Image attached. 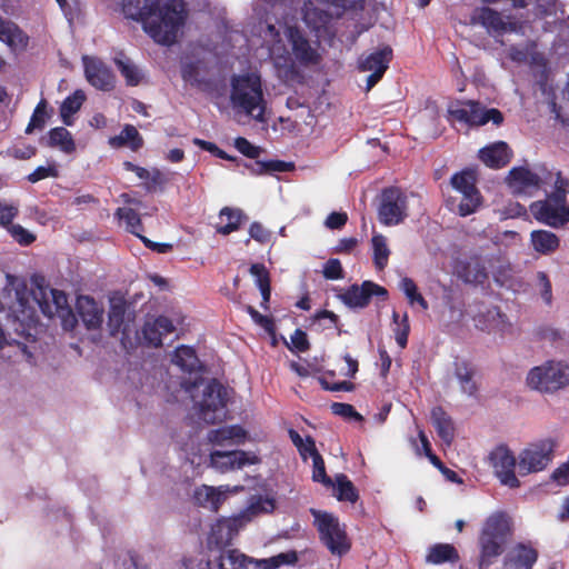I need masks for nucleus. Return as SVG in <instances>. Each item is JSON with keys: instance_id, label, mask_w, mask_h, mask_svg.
Returning a JSON list of instances; mask_svg holds the SVG:
<instances>
[{"instance_id": "f8f14e48", "label": "nucleus", "mask_w": 569, "mask_h": 569, "mask_svg": "<svg viewBox=\"0 0 569 569\" xmlns=\"http://www.w3.org/2000/svg\"><path fill=\"white\" fill-rule=\"evenodd\" d=\"M407 196L398 188L381 192L378 218L386 226H397L407 217Z\"/></svg>"}, {"instance_id": "6ab92c4d", "label": "nucleus", "mask_w": 569, "mask_h": 569, "mask_svg": "<svg viewBox=\"0 0 569 569\" xmlns=\"http://www.w3.org/2000/svg\"><path fill=\"white\" fill-rule=\"evenodd\" d=\"M538 555V550L532 542H518L507 552L505 566L508 569H532Z\"/></svg>"}, {"instance_id": "338daca9", "label": "nucleus", "mask_w": 569, "mask_h": 569, "mask_svg": "<svg viewBox=\"0 0 569 569\" xmlns=\"http://www.w3.org/2000/svg\"><path fill=\"white\" fill-rule=\"evenodd\" d=\"M18 213V207L13 204L0 203V224H9Z\"/></svg>"}, {"instance_id": "f3484780", "label": "nucleus", "mask_w": 569, "mask_h": 569, "mask_svg": "<svg viewBox=\"0 0 569 569\" xmlns=\"http://www.w3.org/2000/svg\"><path fill=\"white\" fill-rule=\"evenodd\" d=\"M371 296L387 297V290L371 281H365L361 286L353 284L340 295L345 305L351 308H363L369 303Z\"/></svg>"}, {"instance_id": "ea45409f", "label": "nucleus", "mask_w": 569, "mask_h": 569, "mask_svg": "<svg viewBox=\"0 0 569 569\" xmlns=\"http://www.w3.org/2000/svg\"><path fill=\"white\" fill-rule=\"evenodd\" d=\"M219 218L220 223L217 231L221 234H229L239 228L241 211L226 207L220 211Z\"/></svg>"}, {"instance_id": "20e7f679", "label": "nucleus", "mask_w": 569, "mask_h": 569, "mask_svg": "<svg viewBox=\"0 0 569 569\" xmlns=\"http://www.w3.org/2000/svg\"><path fill=\"white\" fill-rule=\"evenodd\" d=\"M511 533L512 520L506 512L496 511L485 520L479 537L480 569H487L502 553Z\"/></svg>"}, {"instance_id": "4be33fe9", "label": "nucleus", "mask_w": 569, "mask_h": 569, "mask_svg": "<svg viewBox=\"0 0 569 569\" xmlns=\"http://www.w3.org/2000/svg\"><path fill=\"white\" fill-rule=\"evenodd\" d=\"M177 330L173 321L164 316L148 320L142 329L143 338L148 345L159 347L162 345L163 337Z\"/></svg>"}, {"instance_id": "5701e85b", "label": "nucleus", "mask_w": 569, "mask_h": 569, "mask_svg": "<svg viewBox=\"0 0 569 569\" xmlns=\"http://www.w3.org/2000/svg\"><path fill=\"white\" fill-rule=\"evenodd\" d=\"M453 375L461 392L468 396H473L477 392L476 368L470 361L457 358L453 362Z\"/></svg>"}, {"instance_id": "f704fd0d", "label": "nucleus", "mask_w": 569, "mask_h": 569, "mask_svg": "<svg viewBox=\"0 0 569 569\" xmlns=\"http://www.w3.org/2000/svg\"><path fill=\"white\" fill-rule=\"evenodd\" d=\"M458 558V552L452 545L438 543L429 549L426 560L429 563L440 565L443 562H455Z\"/></svg>"}, {"instance_id": "58836bf2", "label": "nucleus", "mask_w": 569, "mask_h": 569, "mask_svg": "<svg viewBox=\"0 0 569 569\" xmlns=\"http://www.w3.org/2000/svg\"><path fill=\"white\" fill-rule=\"evenodd\" d=\"M451 184L453 189L461 193V196L480 194L476 187V177L471 171H462L460 173H456L451 178Z\"/></svg>"}, {"instance_id": "7c9ffc66", "label": "nucleus", "mask_w": 569, "mask_h": 569, "mask_svg": "<svg viewBox=\"0 0 569 569\" xmlns=\"http://www.w3.org/2000/svg\"><path fill=\"white\" fill-rule=\"evenodd\" d=\"M0 40L8 44L11 49H23L28 39L24 33L12 22L3 21L0 18Z\"/></svg>"}, {"instance_id": "a878e982", "label": "nucleus", "mask_w": 569, "mask_h": 569, "mask_svg": "<svg viewBox=\"0 0 569 569\" xmlns=\"http://www.w3.org/2000/svg\"><path fill=\"white\" fill-rule=\"evenodd\" d=\"M77 310L88 329H96L102 323L103 310L92 298L87 296L79 297Z\"/></svg>"}, {"instance_id": "4d7b16f0", "label": "nucleus", "mask_w": 569, "mask_h": 569, "mask_svg": "<svg viewBox=\"0 0 569 569\" xmlns=\"http://www.w3.org/2000/svg\"><path fill=\"white\" fill-rule=\"evenodd\" d=\"M9 232L12 236V238L22 246H28L32 243L36 239V237L30 231H28L20 224H12L9 228Z\"/></svg>"}, {"instance_id": "49530a36", "label": "nucleus", "mask_w": 569, "mask_h": 569, "mask_svg": "<svg viewBox=\"0 0 569 569\" xmlns=\"http://www.w3.org/2000/svg\"><path fill=\"white\" fill-rule=\"evenodd\" d=\"M274 509V501L268 497H256L251 500L248 509L243 515H241V519L250 520L251 517L260 515V513H269Z\"/></svg>"}, {"instance_id": "e2e57ef3", "label": "nucleus", "mask_w": 569, "mask_h": 569, "mask_svg": "<svg viewBox=\"0 0 569 569\" xmlns=\"http://www.w3.org/2000/svg\"><path fill=\"white\" fill-rule=\"evenodd\" d=\"M323 276L327 279L337 280L343 278L341 263L338 259H330L323 268Z\"/></svg>"}, {"instance_id": "0e129e2a", "label": "nucleus", "mask_w": 569, "mask_h": 569, "mask_svg": "<svg viewBox=\"0 0 569 569\" xmlns=\"http://www.w3.org/2000/svg\"><path fill=\"white\" fill-rule=\"evenodd\" d=\"M57 176L58 171L54 166H40L28 176V180L32 183H36L42 179Z\"/></svg>"}, {"instance_id": "c03bdc74", "label": "nucleus", "mask_w": 569, "mask_h": 569, "mask_svg": "<svg viewBox=\"0 0 569 569\" xmlns=\"http://www.w3.org/2000/svg\"><path fill=\"white\" fill-rule=\"evenodd\" d=\"M372 247H373V261L377 269L382 270L389 259L390 250L387 246V240L381 234H376L372 237Z\"/></svg>"}, {"instance_id": "a211bd4d", "label": "nucleus", "mask_w": 569, "mask_h": 569, "mask_svg": "<svg viewBox=\"0 0 569 569\" xmlns=\"http://www.w3.org/2000/svg\"><path fill=\"white\" fill-rule=\"evenodd\" d=\"M86 78L90 84L100 90H111L114 86L112 71L99 59L83 57Z\"/></svg>"}, {"instance_id": "0eeeda50", "label": "nucleus", "mask_w": 569, "mask_h": 569, "mask_svg": "<svg viewBox=\"0 0 569 569\" xmlns=\"http://www.w3.org/2000/svg\"><path fill=\"white\" fill-rule=\"evenodd\" d=\"M531 390L543 393L556 392L569 385V365L558 360H547L531 368L526 377Z\"/></svg>"}, {"instance_id": "f03ea898", "label": "nucleus", "mask_w": 569, "mask_h": 569, "mask_svg": "<svg viewBox=\"0 0 569 569\" xmlns=\"http://www.w3.org/2000/svg\"><path fill=\"white\" fill-rule=\"evenodd\" d=\"M128 18L141 20L144 31L160 44L176 42L184 23L186 10L182 0H121Z\"/></svg>"}, {"instance_id": "ddd939ff", "label": "nucleus", "mask_w": 569, "mask_h": 569, "mask_svg": "<svg viewBox=\"0 0 569 569\" xmlns=\"http://www.w3.org/2000/svg\"><path fill=\"white\" fill-rule=\"evenodd\" d=\"M260 462L259 457L243 450H214L210 453V465L217 471L224 473L238 470L249 465Z\"/></svg>"}, {"instance_id": "8fccbe9b", "label": "nucleus", "mask_w": 569, "mask_h": 569, "mask_svg": "<svg viewBox=\"0 0 569 569\" xmlns=\"http://www.w3.org/2000/svg\"><path fill=\"white\" fill-rule=\"evenodd\" d=\"M392 320H393V333L395 339L398 343V346L403 349L407 346L408 342V335L410 330V326L408 322V316L407 313L403 315V317L400 319L399 315L393 311L392 313Z\"/></svg>"}, {"instance_id": "de8ad7c7", "label": "nucleus", "mask_w": 569, "mask_h": 569, "mask_svg": "<svg viewBox=\"0 0 569 569\" xmlns=\"http://www.w3.org/2000/svg\"><path fill=\"white\" fill-rule=\"evenodd\" d=\"M399 288L405 293L406 298L408 299L409 303L412 306L415 303L419 305L422 310L428 309V302L426 299L419 293L418 288L412 279L410 278H402Z\"/></svg>"}, {"instance_id": "2f4dec72", "label": "nucleus", "mask_w": 569, "mask_h": 569, "mask_svg": "<svg viewBox=\"0 0 569 569\" xmlns=\"http://www.w3.org/2000/svg\"><path fill=\"white\" fill-rule=\"evenodd\" d=\"M431 421L441 440L450 445L453 440L455 428L450 417L440 407H436L431 411Z\"/></svg>"}, {"instance_id": "774afa93", "label": "nucleus", "mask_w": 569, "mask_h": 569, "mask_svg": "<svg viewBox=\"0 0 569 569\" xmlns=\"http://www.w3.org/2000/svg\"><path fill=\"white\" fill-rule=\"evenodd\" d=\"M250 237L261 243L268 242L270 239V232L267 231L260 223L254 222L251 224L249 230Z\"/></svg>"}, {"instance_id": "f257e3e1", "label": "nucleus", "mask_w": 569, "mask_h": 569, "mask_svg": "<svg viewBox=\"0 0 569 569\" xmlns=\"http://www.w3.org/2000/svg\"><path fill=\"white\" fill-rule=\"evenodd\" d=\"M293 14L282 20L276 19V22L269 18L256 27V33L267 49L278 78L286 82L299 76L297 63L308 67L320 61L317 46L293 24Z\"/></svg>"}, {"instance_id": "e433bc0d", "label": "nucleus", "mask_w": 569, "mask_h": 569, "mask_svg": "<svg viewBox=\"0 0 569 569\" xmlns=\"http://www.w3.org/2000/svg\"><path fill=\"white\" fill-rule=\"evenodd\" d=\"M49 144L64 153H71L76 149L71 133L63 127L54 128L49 132Z\"/></svg>"}, {"instance_id": "7ed1b4c3", "label": "nucleus", "mask_w": 569, "mask_h": 569, "mask_svg": "<svg viewBox=\"0 0 569 569\" xmlns=\"http://www.w3.org/2000/svg\"><path fill=\"white\" fill-rule=\"evenodd\" d=\"M230 102L234 110L264 121L267 101L263 96L261 77L257 72L237 74L231 78Z\"/></svg>"}, {"instance_id": "bb28decb", "label": "nucleus", "mask_w": 569, "mask_h": 569, "mask_svg": "<svg viewBox=\"0 0 569 569\" xmlns=\"http://www.w3.org/2000/svg\"><path fill=\"white\" fill-rule=\"evenodd\" d=\"M476 19L488 30L489 33H503L506 31L515 30L511 22L506 21L499 12L490 8H481L477 12Z\"/></svg>"}, {"instance_id": "09e8293b", "label": "nucleus", "mask_w": 569, "mask_h": 569, "mask_svg": "<svg viewBox=\"0 0 569 569\" xmlns=\"http://www.w3.org/2000/svg\"><path fill=\"white\" fill-rule=\"evenodd\" d=\"M293 168L292 163L280 160L257 161L251 166V171L254 174L286 172Z\"/></svg>"}, {"instance_id": "79ce46f5", "label": "nucleus", "mask_w": 569, "mask_h": 569, "mask_svg": "<svg viewBox=\"0 0 569 569\" xmlns=\"http://www.w3.org/2000/svg\"><path fill=\"white\" fill-rule=\"evenodd\" d=\"M336 497L340 501L356 502L358 499V492L353 483L345 475L336 476Z\"/></svg>"}, {"instance_id": "a18cd8bd", "label": "nucleus", "mask_w": 569, "mask_h": 569, "mask_svg": "<svg viewBox=\"0 0 569 569\" xmlns=\"http://www.w3.org/2000/svg\"><path fill=\"white\" fill-rule=\"evenodd\" d=\"M126 303L122 300L111 301L108 321L111 335L118 333L121 329L126 316Z\"/></svg>"}, {"instance_id": "9b49d317", "label": "nucleus", "mask_w": 569, "mask_h": 569, "mask_svg": "<svg viewBox=\"0 0 569 569\" xmlns=\"http://www.w3.org/2000/svg\"><path fill=\"white\" fill-rule=\"evenodd\" d=\"M448 113L452 120L469 126H483L489 121L500 124L503 120L501 112L497 109H485L479 102L457 101L448 107Z\"/></svg>"}, {"instance_id": "39448f33", "label": "nucleus", "mask_w": 569, "mask_h": 569, "mask_svg": "<svg viewBox=\"0 0 569 569\" xmlns=\"http://www.w3.org/2000/svg\"><path fill=\"white\" fill-rule=\"evenodd\" d=\"M363 0H308L302 8L307 27L318 38L330 33L332 23L345 10L361 8Z\"/></svg>"}, {"instance_id": "1a4fd4ad", "label": "nucleus", "mask_w": 569, "mask_h": 569, "mask_svg": "<svg viewBox=\"0 0 569 569\" xmlns=\"http://www.w3.org/2000/svg\"><path fill=\"white\" fill-rule=\"evenodd\" d=\"M192 398L204 422L214 423L226 417L227 389L217 381L203 385L201 397L192 396Z\"/></svg>"}, {"instance_id": "052dcab7", "label": "nucleus", "mask_w": 569, "mask_h": 569, "mask_svg": "<svg viewBox=\"0 0 569 569\" xmlns=\"http://www.w3.org/2000/svg\"><path fill=\"white\" fill-rule=\"evenodd\" d=\"M537 278L540 296L545 303L550 305L552 301L551 283L545 272H538Z\"/></svg>"}, {"instance_id": "dca6fc26", "label": "nucleus", "mask_w": 569, "mask_h": 569, "mask_svg": "<svg viewBox=\"0 0 569 569\" xmlns=\"http://www.w3.org/2000/svg\"><path fill=\"white\" fill-rule=\"evenodd\" d=\"M506 182L515 194H532L540 188L542 179L527 167H516L509 171Z\"/></svg>"}, {"instance_id": "13d9d810", "label": "nucleus", "mask_w": 569, "mask_h": 569, "mask_svg": "<svg viewBox=\"0 0 569 569\" xmlns=\"http://www.w3.org/2000/svg\"><path fill=\"white\" fill-rule=\"evenodd\" d=\"M234 147L239 152L252 159L258 158L260 154V149L242 137H239L234 140Z\"/></svg>"}, {"instance_id": "c85d7f7f", "label": "nucleus", "mask_w": 569, "mask_h": 569, "mask_svg": "<svg viewBox=\"0 0 569 569\" xmlns=\"http://www.w3.org/2000/svg\"><path fill=\"white\" fill-rule=\"evenodd\" d=\"M237 519H223L212 526L209 543L223 547L230 543L234 535Z\"/></svg>"}, {"instance_id": "37998d69", "label": "nucleus", "mask_w": 569, "mask_h": 569, "mask_svg": "<svg viewBox=\"0 0 569 569\" xmlns=\"http://www.w3.org/2000/svg\"><path fill=\"white\" fill-rule=\"evenodd\" d=\"M116 216L126 222V228L131 233L142 237L139 231L142 229L141 220L139 213L129 207L119 208L116 212Z\"/></svg>"}, {"instance_id": "c756f323", "label": "nucleus", "mask_w": 569, "mask_h": 569, "mask_svg": "<svg viewBox=\"0 0 569 569\" xmlns=\"http://www.w3.org/2000/svg\"><path fill=\"white\" fill-rule=\"evenodd\" d=\"M114 64L128 86L134 87L143 81L144 72L123 53L114 58Z\"/></svg>"}, {"instance_id": "9d476101", "label": "nucleus", "mask_w": 569, "mask_h": 569, "mask_svg": "<svg viewBox=\"0 0 569 569\" xmlns=\"http://www.w3.org/2000/svg\"><path fill=\"white\" fill-rule=\"evenodd\" d=\"M557 445V440L553 438H545L530 443L518 456L519 475L526 476L547 468L553 459Z\"/></svg>"}, {"instance_id": "c9c22d12", "label": "nucleus", "mask_w": 569, "mask_h": 569, "mask_svg": "<svg viewBox=\"0 0 569 569\" xmlns=\"http://www.w3.org/2000/svg\"><path fill=\"white\" fill-rule=\"evenodd\" d=\"M109 143L116 148L129 146L132 150H138L142 146V138L136 127L127 124L120 134L110 138Z\"/></svg>"}, {"instance_id": "4c0bfd02", "label": "nucleus", "mask_w": 569, "mask_h": 569, "mask_svg": "<svg viewBox=\"0 0 569 569\" xmlns=\"http://www.w3.org/2000/svg\"><path fill=\"white\" fill-rule=\"evenodd\" d=\"M84 99L86 96L81 90H77L73 94L64 99L60 107V116L64 124H72L71 117L81 108Z\"/></svg>"}, {"instance_id": "cd10ccee", "label": "nucleus", "mask_w": 569, "mask_h": 569, "mask_svg": "<svg viewBox=\"0 0 569 569\" xmlns=\"http://www.w3.org/2000/svg\"><path fill=\"white\" fill-rule=\"evenodd\" d=\"M530 243L536 252L548 256L557 251L560 239L549 230H533L530 233Z\"/></svg>"}, {"instance_id": "4468645a", "label": "nucleus", "mask_w": 569, "mask_h": 569, "mask_svg": "<svg viewBox=\"0 0 569 569\" xmlns=\"http://www.w3.org/2000/svg\"><path fill=\"white\" fill-rule=\"evenodd\" d=\"M495 475L503 486L518 488L519 479L516 477L515 468H518V459L505 446L497 447L490 455Z\"/></svg>"}, {"instance_id": "69168bd1", "label": "nucleus", "mask_w": 569, "mask_h": 569, "mask_svg": "<svg viewBox=\"0 0 569 569\" xmlns=\"http://www.w3.org/2000/svg\"><path fill=\"white\" fill-rule=\"evenodd\" d=\"M348 221L346 212H331L325 220V226L328 229H341Z\"/></svg>"}, {"instance_id": "864d4df0", "label": "nucleus", "mask_w": 569, "mask_h": 569, "mask_svg": "<svg viewBox=\"0 0 569 569\" xmlns=\"http://www.w3.org/2000/svg\"><path fill=\"white\" fill-rule=\"evenodd\" d=\"M46 102L42 100L36 107L31 120L26 129L27 133H31L34 129H42L46 123Z\"/></svg>"}, {"instance_id": "680f3d73", "label": "nucleus", "mask_w": 569, "mask_h": 569, "mask_svg": "<svg viewBox=\"0 0 569 569\" xmlns=\"http://www.w3.org/2000/svg\"><path fill=\"white\" fill-rule=\"evenodd\" d=\"M291 345L290 349L297 350L299 352H305L309 349V341L307 338V333L300 329H297L290 337Z\"/></svg>"}, {"instance_id": "393cba45", "label": "nucleus", "mask_w": 569, "mask_h": 569, "mask_svg": "<svg viewBox=\"0 0 569 569\" xmlns=\"http://www.w3.org/2000/svg\"><path fill=\"white\" fill-rule=\"evenodd\" d=\"M510 158V149L503 141L492 143L480 150V159L490 168L498 169L505 167L509 162Z\"/></svg>"}, {"instance_id": "72a5a7b5", "label": "nucleus", "mask_w": 569, "mask_h": 569, "mask_svg": "<svg viewBox=\"0 0 569 569\" xmlns=\"http://www.w3.org/2000/svg\"><path fill=\"white\" fill-rule=\"evenodd\" d=\"M172 362L182 371L190 373L197 372L200 368V362L194 350L187 346H180L174 350Z\"/></svg>"}, {"instance_id": "bf43d9fd", "label": "nucleus", "mask_w": 569, "mask_h": 569, "mask_svg": "<svg viewBox=\"0 0 569 569\" xmlns=\"http://www.w3.org/2000/svg\"><path fill=\"white\" fill-rule=\"evenodd\" d=\"M331 409L332 412L337 416L362 420V416L358 413L351 405L335 402L332 403Z\"/></svg>"}, {"instance_id": "a19ab883", "label": "nucleus", "mask_w": 569, "mask_h": 569, "mask_svg": "<svg viewBox=\"0 0 569 569\" xmlns=\"http://www.w3.org/2000/svg\"><path fill=\"white\" fill-rule=\"evenodd\" d=\"M250 561L238 550H223L219 557V569H247V563Z\"/></svg>"}, {"instance_id": "412c9836", "label": "nucleus", "mask_w": 569, "mask_h": 569, "mask_svg": "<svg viewBox=\"0 0 569 569\" xmlns=\"http://www.w3.org/2000/svg\"><path fill=\"white\" fill-rule=\"evenodd\" d=\"M476 326L488 332H496L501 336L512 332V323L508 317L498 308H488L485 312L479 313L476 319Z\"/></svg>"}, {"instance_id": "6e6552de", "label": "nucleus", "mask_w": 569, "mask_h": 569, "mask_svg": "<svg viewBox=\"0 0 569 569\" xmlns=\"http://www.w3.org/2000/svg\"><path fill=\"white\" fill-rule=\"evenodd\" d=\"M315 526L318 529L321 542L332 555L341 556L350 549L345 527L340 525L332 513L311 509Z\"/></svg>"}, {"instance_id": "2eb2a0df", "label": "nucleus", "mask_w": 569, "mask_h": 569, "mask_svg": "<svg viewBox=\"0 0 569 569\" xmlns=\"http://www.w3.org/2000/svg\"><path fill=\"white\" fill-rule=\"evenodd\" d=\"M392 50L385 46L359 60V68L362 71H370L367 78V90H370L383 76L391 59Z\"/></svg>"}, {"instance_id": "603ef678", "label": "nucleus", "mask_w": 569, "mask_h": 569, "mask_svg": "<svg viewBox=\"0 0 569 569\" xmlns=\"http://www.w3.org/2000/svg\"><path fill=\"white\" fill-rule=\"evenodd\" d=\"M480 204H481V196L480 194L462 196V199H461L460 203L458 204L457 212L461 217H467V216L476 212L477 209L480 207Z\"/></svg>"}, {"instance_id": "423d86ee", "label": "nucleus", "mask_w": 569, "mask_h": 569, "mask_svg": "<svg viewBox=\"0 0 569 569\" xmlns=\"http://www.w3.org/2000/svg\"><path fill=\"white\" fill-rule=\"evenodd\" d=\"M555 192L545 200H538L530 204L533 218L551 228H561L569 222V207L566 202V192L569 190V181L556 173Z\"/></svg>"}, {"instance_id": "5fc2aeb1", "label": "nucleus", "mask_w": 569, "mask_h": 569, "mask_svg": "<svg viewBox=\"0 0 569 569\" xmlns=\"http://www.w3.org/2000/svg\"><path fill=\"white\" fill-rule=\"evenodd\" d=\"M181 74L186 82L191 86H199L201 80L199 78V63L196 62H183L181 68Z\"/></svg>"}, {"instance_id": "473e14b6", "label": "nucleus", "mask_w": 569, "mask_h": 569, "mask_svg": "<svg viewBox=\"0 0 569 569\" xmlns=\"http://www.w3.org/2000/svg\"><path fill=\"white\" fill-rule=\"evenodd\" d=\"M459 277L468 283H483L488 277L485 263L471 258L458 270Z\"/></svg>"}, {"instance_id": "aec40b11", "label": "nucleus", "mask_w": 569, "mask_h": 569, "mask_svg": "<svg viewBox=\"0 0 569 569\" xmlns=\"http://www.w3.org/2000/svg\"><path fill=\"white\" fill-rule=\"evenodd\" d=\"M238 489V487H211L202 485L194 490L193 499L197 505L211 511H217L221 503L228 498V495L231 492H236Z\"/></svg>"}, {"instance_id": "6e6d98bb", "label": "nucleus", "mask_w": 569, "mask_h": 569, "mask_svg": "<svg viewBox=\"0 0 569 569\" xmlns=\"http://www.w3.org/2000/svg\"><path fill=\"white\" fill-rule=\"evenodd\" d=\"M312 479L327 486L331 485V480L326 473L325 461L320 455H315V458H312Z\"/></svg>"}, {"instance_id": "b1692460", "label": "nucleus", "mask_w": 569, "mask_h": 569, "mask_svg": "<svg viewBox=\"0 0 569 569\" xmlns=\"http://www.w3.org/2000/svg\"><path fill=\"white\" fill-rule=\"evenodd\" d=\"M247 432L240 426H228L208 432V440L216 446H238L244 442Z\"/></svg>"}, {"instance_id": "3c124183", "label": "nucleus", "mask_w": 569, "mask_h": 569, "mask_svg": "<svg viewBox=\"0 0 569 569\" xmlns=\"http://www.w3.org/2000/svg\"><path fill=\"white\" fill-rule=\"evenodd\" d=\"M250 273L254 277L263 300L268 301L270 298V279L266 267L260 263H254L250 268Z\"/></svg>"}]
</instances>
